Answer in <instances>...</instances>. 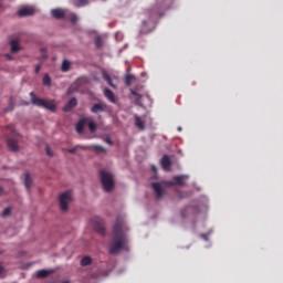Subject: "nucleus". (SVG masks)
Returning a JSON list of instances; mask_svg holds the SVG:
<instances>
[{
    "label": "nucleus",
    "mask_w": 283,
    "mask_h": 283,
    "mask_svg": "<svg viewBox=\"0 0 283 283\" xmlns=\"http://www.w3.org/2000/svg\"><path fill=\"white\" fill-rule=\"evenodd\" d=\"M104 96L111 103H116V96L114 95V92L109 88L104 90Z\"/></svg>",
    "instance_id": "17"
},
{
    "label": "nucleus",
    "mask_w": 283,
    "mask_h": 283,
    "mask_svg": "<svg viewBox=\"0 0 283 283\" xmlns=\"http://www.w3.org/2000/svg\"><path fill=\"white\" fill-rule=\"evenodd\" d=\"M10 213H12V209L11 208H6L2 212L3 218H6L7 216H10Z\"/></svg>",
    "instance_id": "30"
},
{
    "label": "nucleus",
    "mask_w": 283,
    "mask_h": 283,
    "mask_svg": "<svg viewBox=\"0 0 283 283\" xmlns=\"http://www.w3.org/2000/svg\"><path fill=\"white\" fill-rule=\"evenodd\" d=\"M30 96L32 105H36V107H44V109H49V112H56V104L54 101L36 97L33 92L30 93Z\"/></svg>",
    "instance_id": "3"
},
{
    "label": "nucleus",
    "mask_w": 283,
    "mask_h": 283,
    "mask_svg": "<svg viewBox=\"0 0 283 283\" xmlns=\"http://www.w3.org/2000/svg\"><path fill=\"white\" fill-rule=\"evenodd\" d=\"M129 92L135 98V105H140L143 103V93H140V90L130 88Z\"/></svg>",
    "instance_id": "9"
},
{
    "label": "nucleus",
    "mask_w": 283,
    "mask_h": 283,
    "mask_svg": "<svg viewBox=\"0 0 283 283\" xmlns=\"http://www.w3.org/2000/svg\"><path fill=\"white\" fill-rule=\"evenodd\" d=\"M92 224L94 227V230L99 234V235H105L106 230H105V222H103V219L96 217L92 219Z\"/></svg>",
    "instance_id": "6"
},
{
    "label": "nucleus",
    "mask_w": 283,
    "mask_h": 283,
    "mask_svg": "<svg viewBox=\"0 0 283 283\" xmlns=\"http://www.w3.org/2000/svg\"><path fill=\"white\" fill-rule=\"evenodd\" d=\"M46 156H54V153L52 151V149H50V146H46Z\"/></svg>",
    "instance_id": "33"
},
{
    "label": "nucleus",
    "mask_w": 283,
    "mask_h": 283,
    "mask_svg": "<svg viewBox=\"0 0 283 283\" xmlns=\"http://www.w3.org/2000/svg\"><path fill=\"white\" fill-rule=\"evenodd\" d=\"M135 126L137 129H140L142 132L143 129H145V120H143L138 115H135Z\"/></svg>",
    "instance_id": "19"
},
{
    "label": "nucleus",
    "mask_w": 283,
    "mask_h": 283,
    "mask_svg": "<svg viewBox=\"0 0 283 283\" xmlns=\"http://www.w3.org/2000/svg\"><path fill=\"white\" fill-rule=\"evenodd\" d=\"M92 149H94V151H96L97 154H106L107 149H105V147L99 146V145H93Z\"/></svg>",
    "instance_id": "22"
},
{
    "label": "nucleus",
    "mask_w": 283,
    "mask_h": 283,
    "mask_svg": "<svg viewBox=\"0 0 283 283\" xmlns=\"http://www.w3.org/2000/svg\"><path fill=\"white\" fill-rule=\"evenodd\" d=\"M41 70H42V64L41 63L36 64L35 72H41Z\"/></svg>",
    "instance_id": "36"
},
{
    "label": "nucleus",
    "mask_w": 283,
    "mask_h": 283,
    "mask_svg": "<svg viewBox=\"0 0 283 283\" xmlns=\"http://www.w3.org/2000/svg\"><path fill=\"white\" fill-rule=\"evenodd\" d=\"M9 45L11 48L10 49L11 54H17L21 52V45L19 44V40L17 39L10 40Z\"/></svg>",
    "instance_id": "10"
},
{
    "label": "nucleus",
    "mask_w": 283,
    "mask_h": 283,
    "mask_svg": "<svg viewBox=\"0 0 283 283\" xmlns=\"http://www.w3.org/2000/svg\"><path fill=\"white\" fill-rule=\"evenodd\" d=\"M42 59H48V49H41Z\"/></svg>",
    "instance_id": "32"
},
{
    "label": "nucleus",
    "mask_w": 283,
    "mask_h": 283,
    "mask_svg": "<svg viewBox=\"0 0 283 283\" xmlns=\"http://www.w3.org/2000/svg\"><path fill=\"white\" fill-rule=\"evenodd\" d=\"M50 273H52V271L40 270V271L36 272V276L38 277H48V275H50Z\"/></svg>",
    "instance_id": "25"
},
{
    "label": "nucleus",
    "mask_w": 283,
    "mask_h": 283,
    "mask_svg": "<svg viewBox=\"0 0 283 283\" xmlns=\"http://www.w3.org/2000/svg\"><path fill=\"white\" fill-rule=\"evenodd\" d=\"M1 273H3V266L2 265H0V275H1Z\"/></svg>",
    "instance_id": "40"
},
{
    "label": "nucleus",
    "mask_w": 283,
    "mask_h": 283,
    "mask_svg": "<svg viewBox=\"0 0 283 283\" xmlns=\"http://www.w3.org/2000/svg\"><path fill=\"white\" fill-rule=\"evenodd\" d=\"M34 14V9L32 7H23L19 10L20 17H32Z\"/></svg>",
    "instance_id": "13"
},
{
    "label": "nucleus",
    "mask_w": 283,
    "mask_h": 283,
    "mask_svg": "<svg viewBox=\"0 0 283 283\" xmlns=\"http://www.w3.org/2000/svg\"><path fill=\"white\" fill-rule=\"evenodd\" d=\"M161 167L165 171H170L171 170V159L169 158V156L165 155L161 158Z\"/></svg>",
    "instance_id": "12"
},
{
    "label": "nucleus",
    "mask_w": 283,
    "mask_h": 283,
    "mask_svg": "<svg viewBox=\"0 0 283 283\" xmlns=\"http://www.w3.org/2000/svg\"><path fill=\"white\" fill-rule=\"evenodd\" d=\"M71 202H72V191H65L60 195L61 211H67Z\"/></svg>",
    "instance_id": "5"
},
{
    "label": "nucleus",
    "mask_w": 283,
    "mask_h": 283,
    "mask_svg": "<svg viewBox=\"0 0 283 283\" xmlns=\"http://www.w3.org/2000/svg\"><path fill=\"white\" fill-rule=\"evenodd\" d=\"M10 135H7V145L10 151H19V139L21 135L17 132V129L11 125L8 127Z\"/></svg>",
    "instance_id": "2"
},
{
    "label": "nucleus",
    "mask_w": 283,
    "mask_h": 283,
    "mask_svg": "<svg viewBox=\"0 0 283 283\" xmlns=\"http://www.w3.org/2000/svg\"><path fill=\"white\" fill-rule=\"evenodd\" d=\"M108 106L105 103L94 104L91 108L92 114H101L102 112H107Z\"/></svg>",
    "instance_id": "7"
},
{
    "label": "nucleus",
    "mask_w": 283,
    "mask_h": 283,
    "mask_svg": "<svg viewBox=\"0 0 283 283\" xmlns=\"http://www.w3.org/2000/svg\"><path fill=\"white\" fill-rule=\"evenodd\" d=\"M156 14H157L156 11L151 12V15H153V17H156Z\"/></svg>",
    "instance_id": "41"
},
{
    "label": "nucleus",
    "mask_w": 283,
    "mask_h": 283,
    "mask_svg": "<svg viewBox=\"0 0 283 283\" xmlns=\"http://www.w3.org/2000/svg\"><path fill=\"white\" fill-rule=\"evenodd\" d=\"M51 17L53 19H65V11L63 9H52Z\"/></svg>",
    "instance_id": "15"
},
{
    "label": "nucleus",
    "mask_w": 283,
    "mask_h": 283,
    "mask_svg": "<svg viewBox=\"0 0 283 283\" xmlns=\"http://www.w3.org/2000/svg\"><path fill=\"white\" fill-rule=\"evenodd\" d=\"M151 187L157 199H160L163 196H165V189H163L160 182H153Z\"/></svg>",
    "instance_id": "8"
},
{
    "label": "nucleus",
    "mask_w": 283,
    "mask_h": 283,
    "mask_svg": "<svg viewBox=\"0 0 283 283\" xmlns=\"http://www.w3.org/2000/svg\"><path fill=\"white\" fill-rule=\"evenodd\" d=\"M99 179L104 191L109 192L114 189V177L112 174L105 170H99Z\"/></svg>",
    "instance_id": "4"
},
{
    "label": "nucleus",
    "mask_w": 283,
    "mask_h": 283,
    "mask_svg": "<svg viewBox=\"0 0 283 283\" xmlns=\"http://www.w3.org/2000/svg\"><path fill=\"white\" fill-rule=\"evenodd\" d=\"M103 78L104 81H106L107 85H109L111 87H113L114 90H116V85L114 84V82L112 81V77L109 76L108 72H104L103 73Z\"/></svg>",
    "instance_id": "21"
},
{
    "label": "nucleus",
    "mask_w": 283,
    "mask_h": 283,
    "mask_svg": "<svg viewBox=\"0 0 283 283\" xmlns=\"http://www.w3.org/2000/svg\"><path fill=\"white\" fill-rule=\"evenodd\" d=\"M76 105H78V101L76 99V97H73L63 107V112H72V109H74V107H76Z\"/></svg>",
    "instance_id": "11"
},
{
    "label": "nucleus",
    "mask_w": 283,
    "mask_h": 283,
    "mask_svg": "<svg viewBox=\"0 0 283 283\" xmlns=\"http://www.w3.org/2000/svg\"><path fill=\"white\" fill-rule=\"evenodd\" d=\"M4 56H6V59H8V61H12V59H13V57L10 55V53H7Z\"/></svg>",
    "instance_id": "38"
},
{
    "label": "nucleus",
    "mask_w": 283,
    "mask_h": 283,
    "mask_svg": "<svg viewBox=\"0 0 283 283\" xmlns=\"http://www.w3.org/2000/svg\"><path fill=\"white\" fill-rule=\"evenodd\" d=\"M86 125H88L90 132H95L97 128L96 123H94V120H92L91 118H88V122Z\"/></svg>",
    "instance_id": "27"
},
{
    "label": "nucleus",
    "mask_w": 283,
    "mask_h": 283,
    "mask_svg": "<svg viewBox=\"0 0 283 283\" xmlns=\"http://www.w3.org/2000/svg\"><path fill=\"white\" fill-rule=\"evenodd\" d=\"M90 264H92V258H90V256H84V258L81 260V265H82V266H90Z\"/></svg>",
    "instance_id": "24"
},
{
    "label": "nucleus",
    "mask_w": 283,
    "mask_h": 283,
    "mask_svg": "<svg viewBox=\"0 0 283 283\" xmlns=\"http://www.w3.org/2000/svg\"><path fill=\"white\" fill-rule=\"evenodd\" d=\"M61 70L62 72H70L72 70V62L70 60H63Z\"/></svg>",
    "instance_id": "20"
},
{
    "label": "nucleus",
    "mask_w": 283,
    "mask_h": 283,
    "mask_svg": "<svg viewBox=\"0 0 283 283\" xmlns=\"http://www.w3.org/2000/svg\"><path fill=\"white\" fill-rule=\"evenodd\" d=\"M71 21L72 23H76V21H78V17H76V14H72Z\"/></svg>",
    "instance_id": "35"
},
{
    "label": "nucleus",
    "mask_w": 283,
    "mask_h": 283,
    "mask_svg": "<svg viewBox=\"0 0 283 283\" xmlns=\"http://www.w3.org/2000/svg\"><path fill=\"white\" fill-rule=\"evenodd\" d=\"M187 178H188L187 176H176L174 177V182H170V185H179L180 187H182Z\"/></svg>",
    "instance_id": "18"
},
{
    "label": "nucleus",
    "mask_w": 283,
    "mask_h": 283,
    "mask_svg": "<svg viewBox=\"0 0 283 283\" xmlns=\"http://www.w3.org/2000/svg\"><path fill=\"white\" fill-rule=\"evenodd\" d=\"M87 123H90V118H82L78 120V123L76 124L77 134H83V130L85 129V125H87Z\"/></svg>",
    "instance_id": "14"
},
{
    "label": "nucleus",
    "mask_w": 283,
    "mask_h": 283,
    "mask_svg": "<svg viewBox=\"0 0 283 283\" xmlns=\"http://www.w3.org/2000/svg\"><path fill=\"white\" fill-rule=\"evenodd\" d=\"M127 231H129V228H127L125 218L118 216L113 226V239L108 249L109 255H118L123 250L129 251V247L127 245Z\"/></svg>",
    "instance_id": "1"
},
{
    "label": "nucleus",
    "mask_w": 283,
    "mask_h": 283,
    "mask_svg": "<svg viewBox=\"0 0 283 283\" xmlns=\"http://www.w3.org/2000/svg\"><path fill=\"white\" fill-rule=\"evenodd\" d=\"M88 1L87 0H78V8H83V6H87Z\"/></svg>",
    "instance_id": "31"
},
{
    "label": "nucleus",
    "mask_w": 283,
    "mask_h": 283,
    "mask_svg": "<svg viewBox=\"0 0 283 283\" xmlns=\"http://www.w3.org/2000/svg\"><path fill=\"white\" fill-rule=\"evenodd\" d=\"M95 45L96 48H103V40L101 39V36L95 38Z\"/></svg>",
    "instance_id": "29"
},
{
    "label": "nucleus",
    "mask_w": 283,
    "mask_h": 283,
    "mask_svg": "<svg viewBox=\"0 0 283 283\" xmlns=\"http://www.w3.org/2000/svg\"><path fill=\"white\" fill-rule=\"evenodd\" d=\"M146 23H147L146 21L143 22L144 25H145Z\"/></svg>",
    "instance_id": "43"
},
{
    "label": "nucleus",
    "mask_w": 283,
    "mask_h": 283,
    "mask_svg": "<svg viewBox=\"0 0 283 283\" xmlns=\"http://www.w3.org/2000/svg\"><path fill=\"white\" fill-rule=\"evenodd\" d=\"M134 81H136V76L126 75L125 83H126L127 87H129L132 85V83H134Z\"/></svg>",
    "instance_id": "26"
},
{
    "label": "nucleus",
    "mask_w": 283,
    "mask_h": 283,
    "mask_svg": "<svg viewBox=\"0 0 283 283\" xmlns=\"http://www.w3.org/2000/svg\"><path fill=\"white\" fill-rule=\"evenodd\" d=\"M105 143H107V145H114V142H112L109 137L105 138Z\"/></svg>",
    "instance_id": "37"
},
{
    "label": "nucleus",
    "mask_w": 283,
    "mask_h": 283,
    "mask_svg": "<svg viewBox=\"0 0 283 283\" xmlns=\"http://www.w3.org/2000/svg\"><path fill=\"white\" fill-rule=\"evenodd\" d=\"M146 14H151V11H146Z\"/></svg>",
    "instance_id": "42"
},
{
    "label": "nucleus",
    "mask_w": 283,
    "mask_h": 283,
    "mask_svg": "<svg viewBox=\"0 0 283 283\" xmlns=\"http://www.w3.org/2000/svg\"><path fill=\"white\" fill-rule=\"evenodd\" d=\"M76 149H78V146H75L74 148H69V154H76Z\"/></svg>",
    "instance_id": "34"
},
{
    "label": "nucleus",
    "mask_w": 283,
    "mask_h": 283,
    "mask_svg": "<svg viewBox=\"0 0 283 283\" xmlns=\"http://www.w3.org/2000/svg\"><path fill=\"white\" fill-rule=\"evenodd\" d=\"M43 85H46L48 87L52 85V78L50 77V75H44Z\"/></svg>",
    "instance_id": "28"
},
{
    "label": "nucleus",
    "mask_w": 283,
    "mask_h": 283,
    "mask_svg": "<svg viewBox=\"0 0 283 283\" xmlns=\"http://www.w3.org/2000/svg\"><path fill=\"white\" fill-rule=\"evenodd\" d=\"M153 171H155L156 174V171H158V168H156V166H153Z\"/></svg>",
    "instance_id": "39"
},
{
    "label": "nucleus",
    "mask_w": 283,
    "mask_h": 283,
    "mask_svg": "<svg viewBox=\"0 0 283 283\" xmlns=\"http://www.w3.org/2000/svg\"><path fill=\"white\" fill-rule=\"evenodd\" d=\"M83 80H77L76 82H74L69 88H67V94H74V92H78L80 87H81V83Z\"/></svg>",
    "instance_id": "16"
},
{
    "label": "nucleus",
    "mask_w": 283,
    "mask_h": 283,
    "mask_svg": "<svg viewBox=\"0 0 283 283\" xmlns=\"http://www.w3.org/2000/svg\"><path fill=\"white\" fill-rule=\"evenodd\" d=\"M24 186L27 187V189H30V187H32V178H30L29 172L24 175Z\"/></svg>",
    "instance_id": "23"
}]
</instances>
